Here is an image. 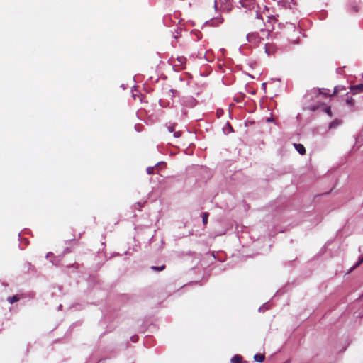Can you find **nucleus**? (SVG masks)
<instances>
[{"instance_id":"nucleus-8","label":"nucleus","mask_w":363,"mask_h":363,"mask_svg":"<svg viewBox=\"0 0 363 363\" xmlns=\"http://www.w3.org/2000/svg\"><path fill=\"white\" fill-rule=\"evenodd\" d=\"M338 91H339V89H338L337 87H335L334 88V91H333V94H330L328 92L323 91L321 89H319L318 90V95H323L325 96H333L336 95L338 93Z\"/></svg>"},{"instance_id":"nucleus-2","label":"nucleus","mask_w":363,"mask_h":363,"mask_svg":"<svg viewBox=\"0 0 363 363\" xmlns=\"http://www.w3.org/2000/svg\"><path fill=\"white\" fill-rule=\"evenodd\" d=\"M186 59L184 56H179L172 60L173 67L177 71L182 70L186 68Z\"/></svg>"},{"instance_id":"nucleus-4","label":"nucleus","mask_w":363,"mask_h":363,"mask_svg":"<svg viewBox=\"0 0 363 363\" xmlns=\"http://www.w3.org/2000/svg\"><path fill=\"white\" fill-rule=\"evenodd\" d=\"M248 42L253 43L254 45H259L262 40H263V37H260L257 33L253 32L249 33L247 36Z\"/></svg>"},{"instance_id":"nucleus-9","label":"nucleus","mask_w":363,"mask_h":363,"mask_svg":"<svg viewBox=\"0 0 363 363\" xmlns=\"http://www.w3.org/2000/svg\"><path fill=\"white\" fill-rule=\"evenodd\" d=\"M165 165L164 163H157L155 167H148L146 169V172L148 174H154V171L155 169H158L160 166Z\"/></svg>"},{"instance_id":"nucleus-21","label":"nucleus","mask_w":363,"mask_h":363,"mask_svg":"<svg viewBox=\"0 0 363 363\" xmlns=\"http://www.w3.org/2000/svg\"><path fill=\"white\" fill-rule=\"evenodd\" d=\"M168 130L169 132H174L175 131V125H171L168 127Z\"/></svg>"},{"instance_id":"nucleus-15","label":"nucleus","mask_w":363,"mask_h":363,"mask_svg":"<svg viewBox=\"0 0 363 363\" xmlns=\"http://www.w3.org/2000/svg\"><path fill=\"white\" fill-rule=\"evenodd\" d=\"M165 267H166V266H165L164 264H163V265H161V266H160V267L152 266V267H151V269H152V270H154V271H158V272H160V271H162V270H164V269H165Z\"/></svg>"},{"instance_id":"nucleus-11","label":"nucleus","mask_w":363,"mask_h":363,"mask_svg":"<svg viewBox=\"0 0 363 363\" xmlns=\"http://www.w3.org/2000/svg\"><path fill=\"white\" fill-rule=\"evenodd\" d=\"M265 359L264 354H257L254 356V360L258 362H262Z\"/></svg>"},{"instance_id":"nucleus-12","label":"nucleus","mask_w":363,"mask_h":363,"mask_svg":"<svg viewBox=\"0 0 363 363\" xmlns=\"http://www.w3.org/2000/svg\"><path fill=\"white\" fill-rule=\"evenodd\" d=\"M242 356L237 354V355H235L231 359V362L232 363H242Z\"/></svg>"},{"instance_id":"nucleus-14","label":"nucleus","mask_w":363,"mask_h":363,"mask_svg":"<svg viewBox=\"0 0 363 363\" xmlns=\"http://www.w3.org/2000/svg\"><path fill=\"white\" fill-rule=\"evenodd\" d=\"M208 213L205 212L202 215V221L204 225H206L208 223Z\"/></svg>"},{"instance_id":"nucleus-10","label":"nucleus","mask_w":363,"mask_h":363,"mask_svg":"<svg viewBox=\"0 0 363 363\" xmlns=\"http://www.w3.org/2000/svg\"><path fill=\"white\" fill-rule=\"evenodd\" d=\"M342 123V121L340 119H335L329 125V128H335Z\"/></svg>"},{"instance_id":"nucleus-18","label":"nucleus","mask_w":363,"mask_h":363,"mask_svg":"<svg viewBox=\"0 0 363 363\" xmlns=\"http://www.w3.org/2000/svg\"><path fill=\"white\" fill-rule=\"evenodd\" d=\"M223 18L214 19V20H212V23L213 25H218L219 23H223Z\"/></svg>"},{"instance_id":"nucleus-19","label":"nucleus","mask_w":363,"mask_h":363,"mask_svg":"<svg viewBox=\"0 0 363 363\" xmlns=\"http://www.w3.org/2000/svg\"><path fill=\"white\" fill-rule=\"evenodd\" d=\"M181 135H182V132L181 131H174V136L175 138H179Z\"/></svg>"},{"instance_id":"nucleus-16","label":"nucleus","mask_w":363,"mask_h":363,"mask_svg":"<svg viewBox=\"0 0 363 363\" xmlns=\"http://www.w3.org/2000/svg\"><path fill=\"white\" fill-rule=\"evenodd\" d=\"M324 111L327 113L330 117L333 116L332 111L330 106H327L325 108Z\"/></svg>"},{"instance_id":"nucleus-3","label":"nucleus","mask_w":363,"mask_h":363,"mask_svg":"<svg viewBox=\"0 0 363 363\" xmlns=\"http://www.w3.org/2000/svg\"><path fill=\"white\" fill-rule=\"evenodd\" d=\"M230 6V0H215L214 7L216 9L229 10Z\"/></svg>"},{"instance_id":"nucleus-17","label":"nucleus","mask_w":363,"mask_h":363,"mask_svg":"<svg viewBox=\"0 0 363 363\" xmlns=\"http://www.w3.org/2000/svg\"><path fill=\"white\" fill-rule=\"evenodd\" d=\"M362 263H363V256L361 257L359 259V261L357 262V264L352 267V270L358 267Z\"/></svg>"},{"instance_id":"nucleus-13","label":"nucleus","mask_w":363,"mask_h":363,"mask_svg":"<svg viewBox=\"0 0 363 363\" xmlns=\"http://www.w3.org/2000/svg\"><path fill=\"white\" fill-rule=\"evenodd\" d=\"M19 300V297L17 295L8 297L7 301L13 304L15 302H17Z\"/></svg>"},{"instance_id":"nucleus-1","label":"nucleus","mask_w":363,"mask_h":363,"mask_svg":"<svg viewBox=\"0 0 363 363\" xmlns=\"http://www.w3.org/2000/svg\"><path fill=\"white\" fill-rule=\"evenodd\" d=\"M277 21L276 18L274 16H268V19L266 23H264L263 18L259 17L258 14H257V17L255 18V25L259 28L261 33L264 36L269 35V27L272 28L273 23Z\"/></svg>"},{"instance_id":"nucleus-7","label":"nucleus","mask_w":363,"mask_h":363,"mask_svg":"<svg viewBox=\"0 0 363 363\" xmlns=\"http://www.w3.org/2000/svg\"><path fill=\"white\" fill-rule=\"evenodd\" d=\"M294 146L295 149L298 152V153L301 155H304L306 154V149L302 144L300 143H294Z\"/></svg>"},{"instance_id":"nucleus-20","label":"nucleus","mask_w":363,"mask_h":363,"mask_svg":"<svg viewBox=\"0 0 363 363\" xmlns=\"http://www.w3.org/2000/svg\"><path fill=\"white\" fill-rule=\"evenodd\" d=\"M319 108V106H312L309 108V109L312 111H316Z\"/></svg>"},{"instance_id":"nucleus-5","label":"nucleus","mask_w":363,"mask_h":363,"mask_svg":"<svg viewBox=\"0 0 363 363\" xmlns=\"http://www.w3.org/2000/svg\"><path fill=\"white\" fill-rule=\"evenodd\" d=\"M265 52L268 55H273L276 51V46L274 44L267 43L265 45Z\"/></svg>"},{"instance_id":"nucleus-6","label":"nucleus","mask_w":363,"mask_h":363,"mask_svg":"<svg viewBox=\"0 0 363 363\" xmlns=\"http://www.w3.org/2000/svg\"><path fill=\"white\" fill-rule=\"evenodd\" d=\"M350 89L353 94L363 92V84H359L357 85L352 86L350 87Z\"/></svg>"},{"instance_id":"nucleus-23","label":"nucleus","mask_w":363,"mask_h":363,"mask_svg":"<svg viewBox=\"0 0 363 363\" xmlns=\"http://www.w3.org/2000/svg\"><path fill=\"white\" fill-rule=\"evenodd\" d=\"M131 339H132V340H133V341H135V337H131Z\"/></svg>"},{"instance_id":"nucleus-22","label":"nucleus","mask_w":363,"mask_h":363,"mask_svg":"<svg viewBox=\"0 0 363 363\" xmlns=\"http://www.w3.org/2000/svg\"><path fill=\"white\" fill-rule=\"evenodd\" d=\"M131 339H132V340H133V341H135V337H131Z\"/></svg>"}]
</instances>
